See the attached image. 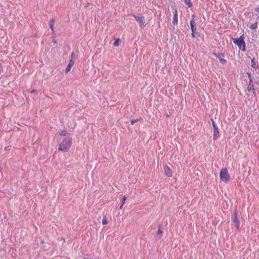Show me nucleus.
<instances>
[{
	"label": "nucleus",
	"instance_id": "nucleus-4",
	"mask_svg": "<svg viewBox=\"0 0 259 259\" xmlns=\"http://www.w3.org/2000/svg\"><path fill=\"white\" fill-rule=\"evenodd\" d=\"M133 16L141 27H144L146 26L144 16H137L136 15H134Z\"/></svg>",
	"mask_w": 259,
	"mask_h": 259
},
{
	"label": "nucleus",
	"instance_id": "nucleus-24",
	"mask_svg": "<svg viewBox=\"0 0 259 259\" xmlns=\"http://www.w3.org/2000/svg\"><path fill=\"white\" fill-rule=\"evenodd\" d=\"M195 19V16L194 15H192L191 16V21H194Z\"/></svg>",
	"mask_w": 259,
	"mask_h": 259
},
{
	"label": "nucleus",
	"instance_id": "nucleus-6",
	"mask_svg": "<svg viewBox=\"0 0 259 259\" xmlns=\"http://www.w3.org/2000/svg\"><path fill=\"white\" fill-rule=\"evenodd\" d=\"M165 175L168 177H171L172 176V170L167 165H164L163 166Z\"/></svg>",
	"mask_w": 259,
	"mask_h": 259
},
{
	"label": "nucleus",
	"instance_id": "nucleus-19",
	"mask_svg": "<svg viewBox=\"0 0 259 259\" xmlns=\"http://www.w3.org/2000/svg\"><path fill=\"white\" fill-rule=\"evenodd\" d=\"M250 28L252 29H255L257 28V23H255L250 25Z\"/></svg>",
	"mask_w": 259,
	"mask_h": 259
},
{
	"label": "nucleus",
	"instance_id": "nucleus-5",
	"mask_svg": "<svg viewBox=\"0 0 259 259\" xmlns=\"http://www.w3.org/2000/svg\"><path fill=\"white\" fill-rule=\"evenodd\" d=\"M232 220L234 224L235 225L236 228L238 230H239L240 228V222L238 219L237 217V213L236 211L233 212L232 217Z\"/></svg>",
	"mask_w": 259,
	"mask_h": 259
},
{
	"label": "nucleus",
	"instance_id": "nucleus-17",
	"mask_svg": "<svg viewBox=\"0 0 259 259\" xmlns=\"http://www.w3.org/2000/svg\"><path fill=\"white\" fill-rule=\"evenodd\" d=\"M126 200V197L125 196H124L122 198V204L121 205H120V207H119V209H122V207L124 204V202H125V201Z\"/></svg>",
	"mask_w": 259,
	"mask_h": 259
},
{
	"label": "nucleus",
	"instance_id": "nucleus-9",
	"mask_svg": "<svg viewBox=\"0 0 259 259\" xmlns=\"http://www.w3.org/2000/svg\"><path fill=\"white\" fill-rule=\"evenodd\" d=\"M247 90L249 92L252 91V92L254 94L255 93V90L253 88V84L252 83V79H250V80L249 81V84H248V85L247 87Z\"/></svg>",
	"mask_w": 259,
	"mask_h": 259
},
{
	"label": "nucleus",
	"instance_id": "nucleus-1",
	"mask_svg": "<svg viewBox=\"0 0 259 259\" xmlns=\"http://www.w3.org/2000/svg\"><path fill=\"white\" fill-rule=\"evenodd\" d=\"M55 138L59 143L58 150L66 152L71 148L72 138L70 133L66 130H60L56 134Z\"/></svg>",
	"mask_w": 259,
	"mask_h": 259
},
{
	"label": "nucleus",
	"instance_id": "nucleus-28",
	"mask_svg": "<svg viewBox=\"0 0 259 259\" xmlns=\"http://www.w3.org/2000/svg\"><path fill=\"white\" fill-rule=\"evenodd\" d=\"M31 92L32 93H35V90H32Z\"/></svg>",
	"mask_w": 259,
	"mask_h": 259
},
{
	"label": "nucleus",
	"instance_id": "nucleus-13",
	"mask_svg": "<svg viewBox=\"0 0 259 259\" xmlns=\"http://www.w3.org/2000/svg\"><path fill=\"white\" fill-rule=\"evenodd\" d=\"M219 134V132L218 129H215L213 132V139L215 140L218 138V135Z\"/></svg>",
	"mask_w": 259,
	"mask_h": 259
},
{
	"label": "nucleus",
	"instance_id": "nucleus-12",
	"mask_svg": "<svg viewBox=\"0 0 259 259\" xmlns=\"http://www.w3.org/2000/svg\"><path fill=\"white\" fill-rule=\"evenodd\" d=\"M251 66L254 68H257L258 67V63L255 62L254 59L251 60Z\"/></svg>",
	"mask_w": 259,
	"mask_h": 259
},
{
	"label": "nucleus",
	"instance_id": "nucleus-23",
	"mask_svg": "<svg viewBox=\"0 0 259 259\" xmlns=\"http://www.w3.org/2000/svg\"><path fill=\"white\" fill-rule=\"evenodd\" d=\"M195 31H192V33H191V35L193 37H195Z\"/></svg>",
	"mask_w": 259,
	"mask_h": 259
},
{
	"label": "nucleus",
	"instance_id": "nucleus-8",
	"mask_svg": "<svg viewBox=\"0 0 259 259\" xmlns=\"http://www.w3.org/2000/svg\"><path fill=\"white\" fill-rule=\"evenodd\" d=\"M73 64H74V62L73 61V53H72L71 55V59L70 60L69 64H68V65L67 66V67L66 68V69H65L66 73H68L70 71L71 67L72 66Z\"/></svg>",
	"mask_w": 259,
	"mask_h": 259
},
{
	"label": "nucleus",
	"instance_id": "nucleus-11",
	"mask_svg": "<svg viewBox=\"0 0 259 259\" xmlns=\"http://www.w3.org/2000/svg\"><path fill=\"white\" fill-rule=\"evenodd\" d=\"M190 26H191V29L192 31H195L196 28L195 26V21H190Z\"/></svg>",
	"mask_w": 259,
	"mask_h": 259
},
{
	"label": "nucleus",
	"instance_id": "nucleus-26",
	"mask_svg": "<svg viewBox=\"0 0 259 259\" xmlns=\"http://www.w3.org/2000/svg\"><path fill=\"white\" fill-rule=\"evenodd\" d=\"M247 74H248V77H249V80H250V79H251V75H250V73H247Z\"/></svg>",
	"mask_w": 259,
	"mask_h": 259
},
{
	"label": "nucleus",
	"instance_id": "nucleus-27",
	"mask_svg": "<svg viewBox=\"0 0 259 259\" xmlns=\"http://www.w3.org/2000/svg\"><path fill=\"white\" fill-rule=\"evenodd\" d=\"M53 42L55 44L57 43V40L56 39H53Z\"/></svg>",
	"mask_w": 259,
	"mask_h": 259
},
{
	"label": "nucleus",
	"instance_id": "nucleus-14",
	"mask_svg": "<svg viewBox=\"0 0 259 259\" xmlns=\"http://www.w3.org/2000/svg\"><path fill=\"white\" fill-rule=\"evenodd\" d=\"M162 233H163V231H162V230L160 229V228H159V229H158V231H157V234H156V235L157 236H158V238H160L162 235Z\"/></svg>",
	"mask_w": 259,
	"mask_h": 259
},
{
	"label": "nucleus",
	"instance_id": "nucleus-25",
	"mask_svg": "<svg viewBox=\"0 0 259 259\" xmlns=\"http://www.w3.org/2000/svg\"><path fill=\"white\" fill-rule=\"evenodd\" d=\"M255 11L256 12H257V13H259V7L256 8L255 9Z\"/></svg>",
	"mask_w": 259,
	"mask_h": 259
},
{
	"label": "nucleus",
	"instance_id": "nucleus-2",
	"mask_svg": "<svg viewBox=\"0 0 259 259\" xmlns=\"http://www.w3.org/2000/svg\"><path fill=\"white\" fill-rule=\"evenodd\" d=\"M220 177L222 181L227 183L230 179V175L227 168H223L220 172Z\"/></svg>",
	"mask_w": 259,
	"mask_h": 259
},
{
	"label": "nucleus",
	"instance_id": "nucleus-20",
	"mask_svg": "<svg viewBox=\"0 0 259 259\" xmlns=\"http://www.w3.org/2000/svg\"><path fill=\"white\" fill-rule=\"evenodd\" d=\"M102 224L103 225H106L108 224V221L106 218H103L102 220Z\"/></svg>",
	"mask_w": 259,
	"mask_h": 259
},
{
	"label": "nucleus",
	"instance_id": "nucleus-16",
	"mask_svg": "<svg viewBox=\"0 0 259 259\" xmlns=\"http://www.w3.org/2000/svg\"><path fill=\"white\" fill-rule=\"evenodd\" d=\"M184 2H185V4L187 5L189 8H191L192 6V4L191 0H185Z\"/></svg>",
	"mask_w": 259,
	"mask_h": 259
},
{
	"label": "nucleus",
	"instance_id": "nucleus-3",
	"mask_svg": "<svg viewBox=\"0 0 259 259\" xmlns=\"http://www.w3.org/2000/svg\"><path fill=\"white\" fill-rule=\"evenodd\" d=\"M233 42L237 45L240 49L243 51H245L246 45L242 36L239 38L233 39Z\"/></svg>",
	"mask_w": 259,
	"mask_h": 259
},
{
	"label": "nucleus",
	"instance_id": "nucleus-21",
	"mask_svg": "<svg viewBox=\"0 0 259 259\" xmlns=\"http://www.w3.org/2000/svg\"><path fill=\"white\" fill-rule=\"evenodd\" d=\"M212 125L214 128V130H215V129H218V127L215 125L214 122L212 120Z\"/></svg>",
	"mask_w": 259,
	"mask_h": 259
},
{
	"label": "nucleus",
	"instance_id": "nucleus-18",
	"mask_svg": "<svg viewBox=\"0 0 259 259\" xmlns=\"http://www.w3.org/2000/svg\"><path fill=\"white\" fill-rule=\"evenodd\" d=\"M119 45V39H116L113 43V45L115 47H118Z\"/></svg>",
	"mask_w": 259,
	"mask_h": 259
},
{
	"label": "nucleus",
	"instance_id": "nucleus-15",
	"mask_svg": "<svg viewBox=\"0 0 259 259\" xmlns=\"http://www.w3.org/2000/svg\"><path fill=\"white\" fill-rule=\"evenodd\" d=\"M215 55L219 58V61L221 63L224 64V63H226L227 61L225 59L220 57L218 55H216L215 54Z\"/></svg>",
	"mask_w": 259,
	"mask_h": 259
},
{
	"label": "nucleus",
	"instance_id": "nucleus-22",
	"mask_svg": "<svg viewBox=\"0 0 259 259\" xmlns=\"http://www.w3.org/2000/svg\"><path fill=\"white\" fill-rule=\"evenodd\" d=\"M138 121V119H134V120H132L131 122L132 124H134L135 122H137Z\"/></svg>",
	"mask_w": 259,
	"mask_h": 259
},
{
	"label": "nucleus",
	"instance_id": "nucleus-7",
	"mask_svg": "<svg viewBox=\"0 0 259 259\" xmlns=\"http://www.w3.org/2000/svg\"><path fill=\"white\" fill-rule=\"evenodd\" d=\"M173 14V19L172 21V24L174 25H177L178 23V11L177 9H175L174 12Z\"/></svg>",
	"mask_w": 259,
	"mask_h": 259
},
{
	"label": "nucleus",
	"instance_id": "nucleus-10",
	"mask_svg": "<svg viewBox=\"0 0 259 259\" xmlns=\"http://www.w3.org/2000/svg\"><path fill=\"white\" fill-rule=\"evenodd\" d=\"M55 22V19H52L50 20V22H49V26H50V27L51 29V30L53 32H54V23Z\"/></svg>",
	"mask_w": 259,
	"mask_h": 259
}]
</instances>
